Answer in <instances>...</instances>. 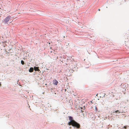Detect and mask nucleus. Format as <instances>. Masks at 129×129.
Returning a JSON list of instances; mask_svg holds the SVG:
<instances>
[{"label":"nucleus","mask_w":129,"mask_h":129,"mask_svg":"<svg viewBox=\"0 0 129 129\" xmlns=\"http://www.w3.org/2000/svg\"><path fill=\"white\" fill-rule=\"evenodd\" d=\"M68 117L70 121L68 122V124L69 125H72L73 126L77 128H80V124L74 120L72 117L70 116H69Z\"/></svg>","instance_id":"nucleus-1"},{"label":"nucleus","mask_w":129,"mask_h":129,"mask_svg":"<svg viewBox=\"0 0 129 129\" xmlns=\"http://www.w3.org/2000/svg\"><path fill=\"white\" fill-rule=\"evenodd\" d=\"M11 18L10 16H8L4 20L3 22L5 24L7 23L9 21Z\"/></svg>","instance_id":"nucleus-2"},{"label":"nucleus","mask_w":129,"mask_h":129,"mask_svg":"<svg viewBox=\"0 0 129 129\" xmlns=\"http://www.w3.org/2000/svg\"><path fill=\"white\" fill-rule=\"evenodd\" d=\"M34 69L35 71H40L39 69V67H34Z\"/></svg>","instance_id":"nucleus-3"},{"label":"nucleus","mask_w":129,"mask_h":129,"mask_svg":"<svg viewBox=\"0 0 129 129\" xmlns=\"http://www.w3.org/2000/svg\"><path fill=\"white\" fill-rule=\"evenodd\" d=\"M34 70V69L33 68H30L29 70V72H33Z\"/></svg>","instance_id":"nucleus-4"},{"label":"nucleus","mask_w":129,"mask_h":129,"mask_svg":"<svg viewBox=\"0 0 129 129\" xmlns=\"http://www.w3.org/2000/svg\"><path fill=\"white\" fill-rule=\"evenodd\" d=\"M53 83L55 84L56 85V80H55L54 81H53Z\"/></svg>","instance_id":"nucleus-5"},{"label":"nucleus","mask_w":129,"mask_h":129,"mask_svg":"<svg viewBox=\"0 0 129 129\" xmlns=\"http://www.w3.org/2000/svg\"><path fill=\"white\" fill-rule=\"evenodd\" d=\"M21 64L23 65L24 64V62L22 60L21 61Z\"/></svg>","instance_id":"nucleus-6"},{"label":"nucleus","mask_w":129,"mask_h":129,"mask_svg":"<svg viewBox=\"0 0 129 129\" xmlns=\"http://www.w3.org/2000/svg\"><path fill=\"white\" fill-rule=\"evenodd\" d=\"M118 112H119V110H117V111H115L114 112H115V113H117Z\"/></svg>","instance_id":"nucleus-7"},{"label":"nucleus","mask_w":129,"mask_h":129,"mask_svg":"<svg viewBox=\"0 0 129 129\" xmlns=\"http://www.w3.org/2000/svg\"><path fill=\"white\" fill-rule=\"evenodd\" d=\"M124 127L125 128V129H126V126H124Z\"/></svg>","instance_id":"nucleus-8"},{"label":"nucleus","mask_w":129,"mask_h":129,"mask_svg":"<svg viewBox=\"0 0 129 129\" xmlns=\"http://www.w3.org/2000/svg\"><path fill=\"white\" fill-rule=\"evenodd\" d=\"M95 109L96 110V111H97V107H95Z\"/></svg>","instance_id":"nucleus-9"},{"label":"nucleus","mask_w":129,"mask_h":129,"mask_svg":"<svg viewBox=\"0 0 129 129\" xmlns=\"http://www.w3.org/2000/svg\"><path fill=\"white\" fill-rule=\"evenodd\" d=\"M1 82H0V86H1Z\"/></svg>","instance_id":"nucleus-10"},{"label":"nucleus","mask_w":129,"mask_h":129,"mask_svg":"<svg viewBox=\"0 0 129 129\" xmlns=\"http://www.w3.org/2000/svg\"><path fill=\"white\" fill-rule=\"evenodd\" d=\"M98 10H99V11H100V9H98Z\"/></svg>","instance_id":"nucleus-11"},{"label":"nucleus","mask_w":129,"mask_h":129,"mask_svg":"<svg viewBox=\"0 0 129 129\" xmlns=\"http://www.w3.org/2000/svg\"><path fill=\"white\" fill-rule=\"evenodd\" d=\"M50 44V43H49V44Z\"/></svg>","instance_id":"nucleus-12"},{"label":"nucleus","mask_w":129,"mask_h":129,"mask_svg":"<svg viewBox=\"0 0 129 129\" xmlns=\"http://www.w3.org/2000/svg\"><path fill=\"white\" fill-rule=\"evenodd\" d=\"M54 94H56V93H54Z\"/></svg>","instance_id":"nucleus-13"},{"label":"nucleus","mask_w":129,"mask_h":129,"mask_svg":"<svg viewBox=\"0 0 129 129\" xmlns=\"http://www.w3.org/2000/svg\"><path fill=\"white\" fill-rule=\"evenodd\" d=\"M58 83V82L57 81V84Z\"/></svg>","instance_id":"nucleus-14"},{"label":"nucleus","mask_w":129,"mask_h":129,"mask_svg":"<svg viewBox=\"0 0 129 129\" xmlns=\"http://www.w3.org/2000/svg\"><path fill=\"white\" fill-rule=\"evenodd\" d=\"M119 113H120V112H118Z\"/></svg>","instance_id":"nucleus-15"}]
</instances>
